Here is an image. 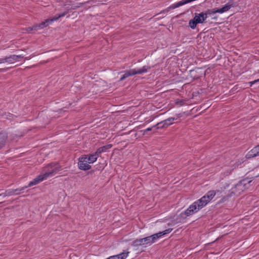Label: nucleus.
I'll list each match as a JSON object with an SVG mask.
<instances>
[{
	"instance_id": "obj_1",
	"label": "nucleus",
	"mask_w": 259,
	"mask_h": 259,
	"mask_svg": "<svg viewBox=\"0 0 259 259\" xmlns=\"http://www.w3.org/2000/svg\"><path fill=\"white\" fill-rule=\"evenodd\" d=\"M172 230V229H168L164 231L160 232L143 238L137 239L133 242L132 245L134 247H138L143 245H151L152 244L155 242L157 239L165 234L169 233Z\"/></svg>"
},
{
	"instance_id": "obj_2",
	"label": "nucleus",
	"mask_w": 259,
	"mask_h": 259,
	"mask_svg": "<svg viewBox=\"0 0 259 259\" xmlns=\"http://www.w3.org/2000/svg\"><path fill=\"white\" fill-rule=\"evenodd\" d=\"M251 182V181H248L247 180H243L240 181L231 189L229 196H231L233 195L236 196L239 195L244 190L248 188L247 185Z\"/></svg>"
},
{
	"instance_id": "obj_3",
	"label": "nucleus",
	"mask_w": 259,
	"mask_h": 259,
	"mask_svg": "<svg viewBox=\"0 0 259 259\" xmlns=\"http://www.w3.org/2000/svg\"><path fill=\"white\" fill-rule=\"evenodd\" d=\"M61 169V166L57 163H51L46 166L42 170V174L46 179L51 177L57 174Z\"/></svg>"
},
{
	"instance_id": "obj_4",
	"label": "nucleus",
	"mask_w": 259,
	"mask_h": 259,
	"mask_svg": "<svg viewBox=\"0 0 259 259\" xmlns=\"http://www.w3.org/2000/svg\"><path fill=\"white\" fill-rule=\"evenodd\" d=\"M216 192L214 190L209 191L204 196L195 201L197 203V208L199 209L204 207L215 195Z\"/></svg>"
},
{
	"instance_id": "obj_5",
	"label": "nucleus",
	"mask_w": 259,
	"mask_h": 259,
	"mask_svg": "<svg viewBox=\"0 0 259 259\" xmlns=\"http://www.w3.org/2000/svg\"><path fill=\"white\" fill-rule=\"evenodd\" d=\"M67 13V12H63L52 18L46 19L45 21L42 22L39 24H35L32 26V29H33L34 31H37L46 27L48 26L49 24H51L54 21L58 20L59 18L64 16Z\"/></svg>"
},
{
	"instance_id": "obj_6",
	"label": "nucleus",
	"mask_w": 259,
	"mask_h": 259,
	"mask_svg": "<svg viewBox=\"0 0 259 259\" xmlns=\"http://www.w3.org/2000/svg\"><path fill=\"white\" fill-rule=\"evenodd\" d=\"M78 160V166L80 169L87 170L91 168V166L89 164V161H88L87 156L80 157Z\"/></svg>"
},
{
	"instance_id": "obj_7",
	"label": "nucleus",
	"mask_w": 259,
	"mask_h": 259,
	"mask_svg": "<svg viewBox=\"0 0 259 259\" xmlns=\"http://www.w3.org/2000/svg\"><path fill=\"white\" fill-rule=\"evenodd\" d=\"M197 208L198 207L197 206V203L194 202L187 209V210L184 212V214L186 216L191 215L200 210L199 208Z\"/></svg>"
},
{
	"instance_id": "obj_8",
	"label": "nucleus",
	"mask_w": 259,
	"mask_h": 259,
	"mask_svg": "<svg viewBox=\"0 0 259 259\" xmlns=\"http://www.w3.org/2000/svg\"><path fill=\"white\" fill-rule=\"evenodd\" d=\"M259 155V145L255 146L246 155L247 159H250Z\"/></svg>"
},
{
	"instance_id": "obj_9",
	"label": "nucleus",
	"mask_w": 259,
	"mask_h": 259,
	"mask_svg": "<svg viewBox=\"0 0 259 259\" xmlns=\"http://www.w3.org/2000/svg\"><path fill=\"white\" fill-rule=\"evenodd\" d=\"M45 179H46V178L43 175L42 172H41V174L34 179H33V181L29 182L27 187L35 185Z\"/></svg>"
},
{
	"instance_id": "obj_10",
	"label": "nucleus",
	"mask_w": 259,
	"mask_h": 259,
	"mask_svg": "<svg viewBox=\"0 0 259 259\" xmlns=\"http://www.w3.org/2000/svg\"><path fill=\"white\" fill-rule=\"evenodd\" d=\"M194 19L198 24L202 23L206 19V14H203V12L199 14H195Z\"/></svg>"
},
{
	"instance_id": "obj_11",
	"label": "nucleus",
	"mask_w": 259,
	"mask_h": 259,
	"mask_svg": "<svg viewBox=\"0 0 259 259\" xmlns=\"http://www.w3.org/2000/svg\"><path fill=\"white\" fill-rule=\"evenodd\" d=\"M229 186V184L227 182H222L219 184L217 187L218 189L215 191L217 193H221L224 192Z\"/></svg>"
},
{
	"instance_id": "obj_12",
	"label": "nucleus",
	"mask_w": 259,
	"mask_h": 259,
	"mask_svg": "<svg viewBox=\"0 0 259 259\" xmlns=\"http://www.w3.org/2000/svg\"><path fill=\"white\" fill-rule=\"evenodd\" d=\"M16 58L15 55H10L9 56H7L4 58H1L2 60H0V61L2 62V63H12L16 60H15V58Z\"/></svg>"
},
{
	"instance_id": "obj_13",
	"label": "nucleus",
	"mask_w": 259,
	"mask_h": 259,
	"mask_svg": "<svg viewBox=\"0 0 259 259\" xmlns=\"http://www.w3.org/2000/svg\"><path fill=\"white\" fill-rule=\"evenodd\" d=\"M99 156V155L96 152L93 154H90L88 157L87 156V159L89 163H93L97 160Z\"/></svg>"
},
{
	"instance_id": "obj_14",
	"label": "nucleus",
	"mask_w": 259,
	"mask_h": 259,
	"mask_svg": "<svg viewBox=\"0 0 259 259\" xmlns=\"http://www.w3.org/2000/svg\"><path fill=\"white\" fill-rule=\"evenodd\" d=\"M177 118H175V117L168 118L162 121V123H163L162 126L167 127L168 126L172 124L174 120H177Z\"/></svg>"
},
{
	"instance_id": "obj_15",
	"label": "nucleus",
	"mask_w": 259,
	"mask_h": 259,
	"mask_svg": "<svg viewBox=\"0 0 259 259\" xmlns=\"http://www.w3.org/2000/svg\"><path fill=\"white\" fill-rule=\"evenodd\" d=\"M7 138L6 134L3 133L0 134V149L5 145Z\"/></svg>"
},
{
	"instance_id": "obj_16",
	"label": "nucleus",
	"mask_w": 259,
	"mask_h": 259,
	"mask_svg": "<svg viewBox=\"0 0 259 259\" xmlns=\"http://www.w3.org/2000/svg\"><path fill=\"white\" fill-rule=\"evenodd\" d=\"M231 7H232V5L227 4L221 9L216 8L215 12H217V13H223L224 12H226L229 11Z\"/></svg>"
},
{
	"instance_id": "obj_17",
	"label": "nucleus",
	"mask_w": 259,
	"mask_h": 259,
	"mask_svg": "<svg viewBox=\"0 0 259 259\" xmlns=\"http://www.w3.org/2000/svg\"><path fill=\"white\" fill-rule=\"evenodd\" d=\"M112 145L111 144H108L103 147L99 148L96 151L97 153L100 155L103 152H106L108 149L111 148Z\"/></svg>"
},
{
	"instance_id": "obj_18",
	"label": "nucleus",
	"mask_w": 259,
	"mask_h": 259,
	"mask_svg": "<svg viewBox=\"0 0 259 259\" xmlns=\"http://www.w3.org/2000/svg\"><path fill=\"white\" fill-rule=\"evenodd\" d=\"M135 72H134L133 69H131L129 70H126L124 72V74L122 76V77L120 78V80L122 81L126 77L135 75Z\"/></svg>"
},
{
	"instance_id": "obj_19",
	"label": "nucleus",
	"mask_w": 259,
	"mask_h": 259,
	"mask_svg": "<svg viewBox=\"0 0 259 259\" xmlns=\"http://www.w3.org/2000/svg\"><path fill=\"white\" fill-rule=\"evenodd\" d=\"M14 195V193L13 189H10V190H8L6 191V192L4 193H3V194H1L0 195H3L4 197H6V196H12V195Z\"/></svg>"
},
{
	"instance_id": "obj_20",
	"label": "nucleus",
	"mask_w": 259,
	"mask_h": 259,
	"mask_svg": "<svg viewBox=\"0 0 259 259\" xmlns=\"http://www.w3.org/2000/svg\"><path fill=\"white\" fill-rule=\"evenodd\" d=\"M197 24L193 18L189 21V25L192 29H195Z\"/></svg>"
},
{
	"instance_id": "obj_21",
	"label": "nucleus",
	"mask_w": 259,
	"mask_h": 259,
	"mask_svg": "<svg viewBox=\"0 0 259 259\" xmlns=\"http://www.w3.org/2000/svg\"><path fill=\"white\" fill-rule=\"evenodd\" d=\"M182 6V4L181 3V1L179 2L178 3H177L176 4H172V5L170 6L168 8L169 9H174L178 7H179L180 6Z\"/></svg>"
},
{
	"instance_id": "obj_22",
	"label": "nucleus",
	"mask_w": 259,
	"mask_h": 259,
	"mask_svg": "<svg viewBox=\"0 0 259 259\" xmlns=\"http://www.w3.org/2000/svg\"><path fill=\"white\" fill-rule=\"evenodd\" d=\"M216 11V8L212 9H209L206 11L205 13H203V14H206V18L207 17V15H210L215 13H217Z\"/></svg>"
},
{
	"instance_id": "obj_23",
	"label": "nucleus",
	"mask_w": 259,
	"mask_h": 259,
	"mask_svg": "<svg viewBox=\"0 0 259 259\" xmlns=\"http://www.w3.org/2000/svg\"><path fill=\"white\" fill-rule=\"evenodd\" d=\"M27 186L23 187L20 189H13L14 195H18L20 193L21 191L24 190L25 189L27 188Z\"/></svg>"
},
{
	"instance_id": "obj_24",
	"label": "nucleus",
	"mask_w": 259,
	"mask_h": 259,
	"mask_svg": "<svg viewBox=\"0 0 259 259\" xmlns=\"http://www.w3.org/2000/svg\"><path fill=\"white\" fill-rule=\"evenodd\" d=\"M129 253L128 251H123L121 253L119 254L118 255L120 259H125Z\"/></svg>"
},
{
	"instance_id": "obj_25",
	"label": "nucleus",
	"mask_w": 259,
	"mask_h": 259,
	"mask_svg": "<svg viewBox=\"0 0 259 259\" xmlns=\"http://www.w3.org/2000/svg\"><path fill=\"white\" fill-rule=\"evenodd\" d=\"M151 68V67L149 66H144L141 68L142 72L143 73H146L148 71V70L150 69Z\"/></svg>"
},
{
	"instance_id": "obj_26",
	"label": "nucleus",
	"mask_w": 259,
	"mask_h": 259,
	"mask_svg": "<svg viewBox=\"0 0 259 259\" xmlns=\"http://www.w3.org/2000/svg\"><path fill=\"white\" fill-rule=\"evenodd\" d=\"M163 123L162 121L158 122L157 124L154 125V127H155V130L159 129V128H165L166 127H163L162 126Z\"/></svg>"
},
{
	"instance_id": "obj_27",
	"label": "nucleus",
	"mask_w": 259,
	"mask_h": 259,
	"mask_svg": "<svg viewBox=\"0 0 259 259\" xmlns=\"http://www.w3.org/2000/svg\"><path fill=\"white\" fill-rule=\"evenodd\" d=\"M133 70H134V72H135V75L136 74H142V69L141 68L140 69H133Z\"/></svg>"
},
{
	"instance_id": "obj_28",
	"label": "nucleus",
	"mask_w": 259,
	"mask_h": 259,
	"mask_svg": "<svg viewBox=\"0 0 259 259\" xmlns=\"http://www.w3.org/2000/svg\"><path fill=\"white\" fill-rule=\"evenodd\" d=\"M154 128H155V127H154V126H152V127H148V128H147V129H146V130L144 131V134H145L147 133V132L152 131V130H153Z\"/></svg>"
},
{
	"instance_id": "obj_29",
	"label": "nucleus",
	"mask_w": 259,
	"mask_h": 259,
	"mask_svg": "<svg viewBox=\"0 0 259 259\" xmlns=\"http://www.w3.org/2000/svg\"><path fill=\"white\" fill-rule=\"evenodd\" d=\"M106 259H120V257L119 256L118 254H117L116 255L110 256L109 257H108Z\"/></svg>"
},
{
	"instance_id": "obj_30",
	"label": "nucleus",
	"mask_w": 259,
	"mask_h": 259,
	"mask_svg": "<svg viewBox=\"0 0 259 259\" xmlns=\"http://www.w3.org/2000/svg\"><path fill=\"white\" fill-rule=\"evenodd\" d=\"M227 199H228V196L224 197L223 198H222L221 199V200H220V203H223V202H225V201H226Z\"/></svg>"
},
{
	"instance_id": "obj_31",
	"label": "nucleus",
	"mask_w": 259,
	"mask_h": 259,
	"mask_svg": "<svg viewBox=\"0 0 259 259\" xmlns=\"http://www.w3.org/2000/svg\"><path fill=\"white\" fill-rule=\"evenodd\" d=\"M26 31H28V32H31L32 31H34L33 29H32V27H28L27 28H26Z\"/></svg>"
},
{
	"instance_id": "obj_32",
	"label": "nucleus",
	"mask_w": 259,
	"mask_h": 259,
	"mask_svg": "<svg viewBox=\"0 0 259 259\" xmlns=\"http://www.w3.org/2000/svg\"><path fill=\"white\" fill-rule=\"evenodd\" d=\"M15 57H16V58H15V60L16 61V60H17L19 58H23V55H15Z\"/></svg>"
},
{
	"instance_id": "obj_33",
	"label": "nucleus",
	"mask_w": 259,
	"mask_h": 259,
	"mask_svg": "<svg viewBox=\"0 0 259 259\" xmlns=\"http://www.w3.org/2000/svg\"><path fill=\"white\" fill-rule=\"evenodd\" d=\"M231 173V170H228L227 171H226L225 172V175L226 176H228V175H230Z\"/></svg>"
},
{
	"instance_id": "obj_34",
	"label": "nucleus",
	"mask_w": 259,
	"mask_h": 259,
	"mask_svg": "<svg viewBox=\"0 0 259 259\" xmlns=\"http://www.w3.org/2000/svg\"><path fill=\"white\" fill-rule=\"evenodd\" d=\"M33 57V55H30V56H29V57H25V60H28V59H29L31 58L32 57Z\"/></svg>"
},
{
	"instance_id": "obj_35",
	"label": "nucleus",
	"mask_w": 259,
	"mask_h": 259,
	"mask_svg": "<svg viewBox=\"0 0 259 259\" xmlns=\"http://www.w3.org/2000/svg\"><path fill=\"white\" fill-rule=\"evenodd\" d=\"M183 102V101L182 100H178L176 101V103L177 104H182V103Z\"/></svg>"
},
{
	"instance_id": "obj_36",
	"label": "nucleus",
	"mask_w": 259,
	"mask_h": 259,
	"mask_svg": "<svg viewBox=\"0 0 259 259\" xmlns=\"http://www.w3.org/2000/svg\"><path fill=\"white\" fill-rule=\"evenodd\" d=\"M241 163V161H238V162H237L235 164L236 165V166H239V165H240Z\"/></svg>"
},
{
	"instance_id": "obj_37",
	"label": "nucleus",
	"mask_w": 259,
	"mask_h": 259,
	"mask_svg": "<svg viewBox=\"0 0 259 259\" xmlns=\"http://www.w3.org/2000/svg\"><path fill=\"white\" fill-rule=\"evenodd\" d=\"M258 81H259V78H258V79H256V80H254L253 81L251 82V83L252 84H253V83H255V82H258Z\"/></svg>"
},
{
	"instance_id": "obj_38",
	"label": "nucleus",
	"mask_w": 259,
	"mask_h": 259,
	"mask_svg": "<svg viewBox=\"0 0 259 259\" xmlns=\"http://www.w3.org/2000/svg\"><path fill=\"white\" fill-rule=\"evenodd\" d=\"M4 70V69H0V71H3Z\"/></svg>"
},
{
	"instance_id": "obj_39",
	"label": "nucleus",
	"mask_w": 259,
	"mask_h": 259,
	"mask_svg": "<svg viewBox=\"0 0 259 259\" xmlns=\"http://www.w3.org/2000/svg\"><path fill=\"white\" fill-rule=\"evenodd\" d=\"M0 60H1V58H0ZM1 63H2V61H0V64H1Z\"/></svg>"
}]
</instances>
